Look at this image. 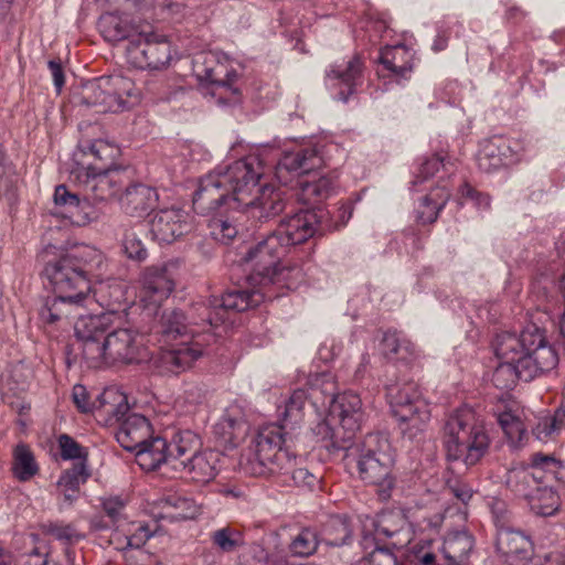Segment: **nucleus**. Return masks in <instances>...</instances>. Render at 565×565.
Returning a JSON list of instances; mask_svg holds the SVG:
<instances>
[{"label": "nucleus", "instance_id": "1", "mask_svg": "<svg viewBox=\"0 0 565 565\" xmlns=\"http://www.w3.org/2000/svg\"><path fill=\"white\" fill-rule=\"evenodd\" d=\"M319 217L316 212L299 211L281 220L273 232L260 236L243 257L248 270L246 281L252 286L267 287L286 281L289 277L301 279L302 269L298 265L281 268L278 265L289 247L302 244L316 234Z\"/></svg>", "mask_w": 565, "mask_h": 565}, {"label": "nucleus", "instance_id": "2", "mask_svg": "<svg viewBox=\"0 0 565 565\" xmlns=\"http://www.w3.org/2000/svg\"><path fill=\"white\" fill-rule=\"evenodd\" d=\"M500 360L492 374V383L502 391L512 390L519 380L530 382L554 370L558 354L545 338L544 330L527 324L520 334L504 331L493 341Z\"/></svg>", "mask_w": 565, "mask_h": 565}, {"label": "nucleus", "instance_id": "3", "mask_svg": "<svg viewBox=\"0 0 565 565\" xmlns=\"http://www.w3.org/2000/svg\"><path fill=\"white\" fill-rule=\"evenodd\" d=\"M114 312L87 316L75 324L82 353L90 367L117 362L132 363L145 358L142 335L131 328H120Z\"/></svg>", "mask_w": 565, "mask_h": 565}, {"label": "nucleus", "instance_id": "4", "mask_svg": "<svg viewBox=\"0 0 565 565\" xmlns=\"http://www.w3.org/2000/svg\"><path fill=\"white\" fill-rule=\"evenodd\" d=\"M76 178L83 184L87 196L81 200L66 185L60 184L53 194L54 204L51 212L77 226H85L99 218L100 213L90 200L104 202L115 198L127 180L124 169L97 167L92 163L78 170Z\"/></svg>", "mask_w": 565, "mask_h": 565}, {"label": "nucleus", "instance_id": "5", "mask_svg": "<svg viewBox=\"0 0 565 565\" xmlns=\"http://www.w3.org/2000/svg\"><path fill=\"white\" fill-rule=\"evenodd\" d=\"M151 337L160 347L153 364L163 375H179L190 370L204 353L200 333L189 328L183 312L178 309L163 311Z\"/></svg>", "mask_w": 565, "mask_h": 565}, {"label": "nucleus", "instance_id": "6", "mask_svg": "<svg viewBox=\"0 0 565 565\" xmlns=\"http://www.w3.org/2000/svg\"><path fill=\"white\" fill-rule=\"evenodd\" d=\"M441 441L449 461L476 466L488 452L490 438L482 417L471 407L462 406L446 418Z\"/></svg>", "mask_w": 565, "mask_h": 565}, {"label": "nucleus", "instance_id": "7", "mask_svg": "<svg viewBox=\"0 0 565 565\" xmlns=\"http://www.w3.org/2000/svg\"><path fill=\"white\" fill-rule=\"evenodd\" d=\"M338 450H343L345 459L356 463L363 481L379 487L383 499L390 497L394 484V450L387 437L382 434H367L363 439L354 440Z\"/></svg>", "mask_w": 565, "mask_h": 565}, {"label": "nucleus", "instance_id": "8", "mask_svg": "<svg viewBox=\"0 0 565 565\" xmlns=\"http://www.w3.org/2000/svg\"><path fill=\"white\" fill-rule=\"evenodd\" d=\"M287 431L280 424H268L258 430L248 448L242 455L241 466L253 477H270L289 469L291 455L282 445Z\"/></svg>", "mask_w": 565, "mask_h": 565}, {"label": "nucleus", "instance_id": "9", "mask_svg": "<svg viewBox=\"0 0 565 565\" xmlns=\"http://www.w3.org/2000/svg\"><path fill=\"white\" fill-rule=\"evenodd\" d=\"M140 96L131 78L116 74L87 83L83 87L81 103L95 107L97 113H119L137 105Z\"/></svg>", "mask_w": 565, "mask_h": 565}, {"label": "nucleus", "instance_id": "10", "mask_svg": "<svg viewBox=\"0 0 565 565\" xmlns=\"http://www.w3.org/2000/svg\"><path fill=\"white\" fill-rule=\"evenodd\" d=\"M364 419L361 397L353 392L335 395L329 407L327 419L318 426V433L330 439L333 449L343 448L353 438Z\"/></svg>", "mask_w": 565, "mask_h": 565}, {"label": "nucleus", "instance_id": "11", "mask_svg": "<svg viewBox=\"0 0 565 565\" xmlns=\"http://www.w3.org/2000/svg\"><path fill=\"white\" fill-rule=\"evenodd\" d=\"M192 71L218 104L231 105L241 100L239 75L228 61L220 60L212 52L200 53L193 58Z\"/></svg>", "mask_w": 565, "mask_h": 565}, {"label": "nucleus", "instance_id": "12", "mask_svg": "<svg viewBox=\"0 0 565 565\" xmlns=\"http://www.w3.org/2000/svg\"><path fill=\"white\" fill-rule=\"evenodd\" d=\"M392 414L405 427L402 433L414 438L423 431L430 419L429 403L423 397L419 387L414 382L391 384L386 387Z\"/></svg>", "mask_w": 565, "mask_h": 565}, {"label": "nucleus", "instance_id": "13", "mask_svg": "<svg viewBox=\"0 0 565 565\" xmlns=\"http://www.w3.org/2000/svg\"><path fill=\"white\" fill-rule=\"evenodd\" d=\"M245 289L235 288L227 291L221 298L213 296L209 307L202 306L203 332L221 337L220 329L230 319V311L241 312L257 307L266 299L264 286H252Z\"/></svg>", "mask_w": 565, "mask_h": 565}, {"label": "nucleus", "instance_id": "14", "mask_svg": "<svg viewBox=\"0 0 565 565\" xmlns=\"http://www.w3.org/2000/svg\"><path fill=\"white\" fill-rule=\"evenodd\" d=\"M217 170L230 190L233 209L250 204L249 198L264 185L260 183L264 166L256 154H248L226 167H217Z\"/></svg>", "mask_w": 565, "mask_h": 565}, {"label": "nucleus", "instance_id": "15", "mask_svg": "<svg viewBox=\"0 0 565 565\" xmlns=\"http://www.w3.org/2000/svg\"><path fill=\"white\" fill-rule=\"evenodd\" d=\"M371 525L372 530H365L361 540V546L365 552L373 542L381 544L384 540H390L392 547L403 548L414 536L406 514L399 509L381 512L372 520Z\"/></svg>", "mask_w": 565, "mask_h": 565}, {"label": "nucleus", "instance_id": "16", "mask_svg": "<svg viewBox=\"0 0 565 565\" xmlns=\"http://www.w3.org/2000/svg\"><path fill=\"white\" fill-rule=\"evenodd\" d=\"M43 274L56 295H67L87 303L90 299L92 280L63 255L46 263Z\"/></svg>", "mask_w": 565, "mask_h": 565}, {"label": "nucleus", "instance_id": "17", "mask_svg": "<svg viewBox=\"0 0 565 565\" xmlns=\"http://www.w3.org/2000/svg\"><path fill=\"white\" fill-rule=\"evenodd\" d=\"M125 55L127 63L135 68L158 71L168 66L171 45L166 39L138 34L127 42Z\"/></svg>", "mask_w": 565, "mask_h": 565}, {"label": "nucleus", "instance_id": "18", "mask_svg": "<svg viewBox=\"0 0 565 565\" xmlns=\"http://www.w3.org/2000/svg\"><path fill=\"white\" fill-rule=\"evenodd\" d=\"M529 148L530 142L525 139L509 140L494 136L481 142L477 163L481 171L490 173L520 161Z\"/></svg>", "mask_w": 565, "mask_h": 565}, {"label": "nucleus", "instance_id": "19", "mask_svg": "<svg viewBox=\"0 0 565 565\" xmlns=\"http://www.w3.org/2000/svg\"><path fill=\"white\" fill-rule=\"evenodd\" d=\"M119 398L111 412L117 424L116 439L124 449L131 451L145 445L152 434V426L146 416L130 411L125 396Z\"/></svg>", "mask_w": 565, "mask_h": 565}, {"label": "nucleus", "instance_id": "20", "mask_svg": "<svg viewBox=\"0 0 565 565\" xmlns=\"http://www.w3.org/2000/svg\"><path fill=\"white\" fill-rule=\"evenodd\" d=\"M495 551L510 565H533V543L522 531L509 527L497 518Z\"/></svg>", "mask_w": 565, "mask_h": 565}, {"label": "nucleus", "instance_id": "21", "mask_svg": "<svg viewBox=\"0 0 565 565\" xmlns=\"http://www.w3.org/2000/svg\"><path fill=\"white\" fill-rule=\"evenodd\" d=\"M191 230V215L178 206L160 209L150 220V234L160 244H171Z\"/></svg>", "mask_w": 565, "mask_h": 565}, {"label": "nucleus", "instance_id": "22", "mask_svg": "<svg viewBox=\"0 0 565 565\" xmlns=\"http://www.w3.org/2000/svg\"><path fill=\"white\" fill-rule=\"evenodd\" d=\"M363 82V64L359 56L330 65L326 73L327 86L337 92V98L347 102Z\"/></svg>", "mask_w": 565, "mask_h": 565}, {"label": "nucleus", "instance_id": "23", "mask_svg": "<svg viewBox=\"0 0 565 565\" xmlns=\"http://www.w3.org/2000/svg\"><path fill=\"white\" fill-rule=\"evenodd\" d=\"M323 166V159L316 146H305L285 152L277 163L276 177L287 184L288 174L301 177Z\"/></svg>", "mask_w": 565, "mask_h": 565}, {"label": "nucleus", "instance_id": "24", "mask_svg": "<svg viewBox=\"0 0 565 565\" xmlns=\"http://www.w3.org/2000/svg\"><path fill=\"white\" fill-rule=\"evenodd\" d=\"M223 204H233L228 188L217 168L200 180L193 195V209L200 214H210Z\"/></svg>", "mask_w": 565, "mask_h": 565}, {"label": "nucleus", "instance_id": "25", "mask_svg": "<svg viewBox=\"0 0 565 565\" xmlns=\"http://www.w3.org/2000/svg\"><path fill=\"white\" fill-rule=\"evenodd\" d=\"M536 452L531 456L530 463H515L508 469L504 483L507 488L519 498L527 500L537 484L551 476L545 469L534 466Z\"/></svg>", "mask_w": 565, "mask_h": 565}, {"label": "nucleus", "instance_id": "26", "mask_svg": "<svg viewBox=\"0 0 565 565\" xmlns=\"http://www.w3.org/2000/svg\"><path fill=\"white\" fill-rule=\"evenodd\" d=\"M140 301L145 307L159 306L174 288V282L164 266L147 267L140 278Z\"/></svg>", "mask_w": 565, "mask_h": 565}, {"label": "nucleus", "instance_id": "27", "mask_svg": "<svg viewBox=\"0 0 565 565\" xmlns=\"http://www.w3.org/2000/svg\"><path fill=\"white\" fill-rule=\"evenodd\" d=\"M377 74L401 83L409 78L414 66V52L404 44L384 47L380 53Z\"/></svg>", "mask_w": 565, "mask_h": 565}, {"label": "nucleus", "instance_id": "28", "mask_svg": "<svg viewBox=\"0 0 565 565\" xmlns=\"http://www.w3.org/2000/svg\"><path fill=\"white\" fill-rule=\"evenodd\" d=\"M511 448L520 449L527 440L526 428L518 414L516 403L500 398L491 409Z\"/></svg>", "mask_w": 565, "mask_h": 565}, {"label": "nucleus", "instance_id": "29", "mask_svg": "<svg viewBox=\"0 0 565 565\" xmlns=\"http://www.w3.org/2000/svg\"><path fill=\"white\" fill-rule=\"evenodd\" d=\"M128 286L124 280L108 278L98 280L92 287L96 302L106 309L105 312H114L115 319L121 320L126 311Z\"/></svg>", "mask_w": 565, "mask_h": 565}, {"label": "nucleus", "instance_id": "30", "mask_svg": "<svg viewBox=\"0 0 565 565\" xmlns=\"http://www.w3.org/2000/svg\"><path fill=\"white\" fill-rule=\"evenodd\" d=\"M249 200L250 204H242L239 209L246 210L250 216L259 221L275 217L285 209L281 192L267 183L260 185Z\"/></svg>", "mask_w": 565, "mask_h": 565}, {"label": "nucleus", "instance_id": "31", "mask_svg": "<svg viewBox=\"0 0 565 565\" xmlns=\"http://www.w3.org/2000/svg\"><path fill=\"white\" fill-rule=\"evenodd\" d=\"M86 306L85 302L72 298L67 295H56L49 297L40 310V318L47 324L68 323L74 317L83 318L81 311Z\"/></svg>", "mask_w": 565, "mask_h": 565}, {"label": "nucleus", "instance_id": "32", "mask_svg": "<svg viewBox=\"0 0 565 565\" xmlns=\"http://www.w3.org/2000/svg\"><path fill=\"white\" fill-rule=\"evenodd\" d=\"M218 452L206 449L192 454L185 461H178L180 471L196 482H209L217 475Z\"/></svg>", "mask_w": 565, "mask_h": 565}, {"label": "nucleus", "instance_id": "33", "mask_svg": "<svg viewBox=\"0 0 565 565\" xmlns=\"http://www.w3.org/2000/svg\"><path fill=\"white\" fill-rule=\"evenodd\" d=\"M475 547L473 536L466 530L446 534L440 546L443 565H467Z\"/></svg>", "mask_w": 565, "mask_h": 565}, {"label": "nucleus", "instance_id": "34", "mask_svg": "<svg viewBox=\"0 0 565 565\" xmlns=\"http://www.w3.org/2000/svg\"><path fill=\"white\" fill-rule=\"evenodd\" d=\"M124 212L132 217H145L158 202L157 191L146 184L136 183L126 188L119 199Z\"/></svg>", "mask_w": 565, "mask_h": 565}, {"label": "nucleus", "instance_id": "35", "mask_svg": "<svg viewBox=\"0 0 565 565\" xmlns=\"http://www.w3.org/2000/svg\"><path fill=\"white\" fill-rule=\"evenodd\" d=\"M450 198L447 184L436 185L423 195L415 206L416 222L423 225L435 223Z\"/></svg>", "mask_w": 565, "mask_h": 565}, {"label": "nucleus", "instance_id": "36", "mask_svg": "<svg viewBox=\"0 0 565 565\" xmlns=\"http://www.w3.org/2000/svg\"><path fill=\"white\" fill-rule=\"evenodd\" d=\"M131 451L135 452L136 461L142 470L151 471L159 468L162 463L169 465V445L160 436L151 434L145 441V445Z\"/></svg>", "mask_w": 565, "mask_h": 565}, {"label": "nucleus", "instance_id": "37", "mask_svg": "<svg viewBox=\"0 0 565 565\" xmlns=\"http://www.w3.org/2000/svg\"><path fill=\"white\" fill-rule=\"evenodd\" d=\"M63 256L72 260L73 265L90 280L99 277L107 267L104 254L89 245L76 247Z\"/></svg>", "mask_w": 565, "mask_h": 565}, {"label": "nucleus", "instance_id": "38", "mask_svg": "<svg viewBox=\"0 0 565 565\" xmlns=\"http://www.w3.org/2000/svg\"><path fill=\"white\" fill-rule=\"evenodd\" d=\"M454 173L455 164L452 162L445 161V158L439 154H434L419 163L411 182V189L417 191L419 184L427 182L431 178H437L436 185H444L446 184V179Z\"/></svg>", "mask_w": 565, "mask_h": 565}, {"label": "nucleus", "instance_id": "39", "mask_svg": "<svg viewBox=\"0 0 565 565\" xmlns=\"http://www.w3.org/2000/svg\"><path fill=\"white\" fill-rule=\"evenodd\" d=\"M298 199L306 204H316L327 200L335 192V180L329 175L313 180H298Z\"/></svg>", "mask_w": 565, "mask_h": 565}, {"label": "nucleus", "instance_id": "40", "mask_svg": "<svg viewBox=\"0 0 565 565\" xmlns=\"http://www.w3.org/2000/svg\"><path fill=\"white\" fill-rule=\"evenodd\" d=\"M201 447L200 437L192 430H180L173 435L169 445V466L174 470L178 468V461H185L192 454L199 451Z\"/></svg>", "mask_w": 565, "mask_h": 565}, {"label": "nucleus", "instance_id": "41", "mask_svg": "<svg viewBox=\"0 0 565 565\" xmlns=\"http://www.w3.org/2000/svg\"><path fill=\"white\" fill-rule=\"evenodd\" d=\"M308 399V394L305 390H295L291 395L284 402L282 405L277 407V414L281 420V425L292 429L296 425L300 424L303 419V409Z\"/></svg>", "mask_w": 565, "mask_h": 565}, {"label": "nucleus", "instance_id": "42", "mask_svg": "<svg viewBox=\"0 0 565 565\" xmlns=\"http://www.w3.org/2000/svg\"><path fill=\"white\" fill-rule=\"evenodd\" d=\"M166 516L171 520H191L201 513V507L192 498L169 494L163 500Z\"/></svg>", "mask_w": 565, "mask_h": 565}, {"label": "nucleus", "instance_id": "43", "mask_svg": "<svg viewBox=\"0 0 565 565\" xmlns=\"http://www.w3.org/2000/svg\"><path fill=\"white\" fill-rule=\"evenodd\" d=\"M531 510L542 516H550L556 513L561 505L559 495L548 486L537 484L531 497L526 500Z\"/></svg>", "mask_w": 565, "mask_h": 565}, {"label": "nucleus", "instance_id": "44", "mask_svg": "<svg viewBox=\"0 0 565 565\" xmlns=\"http://www.w3.org/2000/svg\"><path fill=\"white\" fill-rule=\"evenodd\" d=\"M367 550H371V552L364 555L354 565H397L396 556L390 551V548L381 546L379 542H373V545ZM425 554H430L436 557L434 553L422 548L414 552L406 565H413L419 559V556ZM435 559L437 561V558Z\"/></svg>", "mask_w": 565, "mask_h": 565}, {"label": "nucleus", "instance_id": "45", "mask_svg": "<svg viewBox=\"0 0 565 565\" xmlns=\"http://www.w3.org/2000/svg\"><path fill=\"white\" fill-rule=\"evenodd\" d=\"M12 472L22 482L29 481L39 472L34 455L25 444H19L13 449Z\"/></svg>", "mask_w": 565, "mask_h": 565}, {"label": "nucleus", "instance_id": "46", "mask_svg": "<svg viewBox=\"0 0 565 565\" xmlns=\"http://www.w3.org/2000/svg\"><path fill=\"white\" fill-rule=\"evenodd\" d=\"M98 28L104 39L108 42H119L130 40L131 26L128 21L120 15L106 13L100 17Z\"/></svg>", "mask_w": 565, "mask_h": 565}, {"label": "nucleus", "instance_id": "47", "mask_svg": "<svg viewBox=\"0 0 565 565\" xmlns=\"http://www.w3.org/2000/svg\"><path fill=\"white\" fill-rule=\"evenodd\" d=\"M322 543L317 530L312 527L301 529L289 543V552L292 556L309 557L316 553Z\"/></svg>", "mask_w": 565, "mask_h": 565}, {"label": "nucleus", "instance_id": "48", "mask_svg": "<svg viewBox=\"0 0 565 565\" xmlns=\"http://www.w3.org/2000/svg\"><path fill=\"white\" fill-rule=\"evenodd\" d=\"M85 156H92L103 162L100 167L111 168L114 160L119 156V148L107 140L96 139L82 146Z\"/></svg>", "mask_w": 565, "mask_h": 565}, {"label": "nucleus", "instance_id": "49", "mask_svg": "<svg viewBox=\"0 0 565 565\" xmlns=\"http://www.w3.org/2000/svg\"><path fill=\"white\" fill-rule=\"evenodd\" d=\"M310 212H316L320 215V221L317 224V231H333L343 227L352 216V207L350 204H343L337 210V213L330 215V213L323 209H312Z\"/></svg>", "mask_w": 565, "mask_h": 565}, {"label": "nucleus", "instance_id": "50", "mask_svg": "<svg viewBox=\"0 0 565 565\" xmlns=\"http://www.w3.org/2000/svg\"><path fill=\"white\" fill-rule=\"evenodd\" d=\"M351 536V527L347 520L339 516L332 518L326 530L322 543L328 546H341L348 543Z\"/></svg>", "mask_w": 565, "mask_h": 565}, {"label": "nucleus", "instance_id": "51", "mask_svg": "<svg viewBox=\"0 0 565 565\" xmlns=\"http://www.w3.org/2000/svg\"><path fill=\"white\" fill-rule=\"evenodd\" d=\"M563 428H565V418L559 415V408H557L553 415H546L539 419L533 428V434L539 440L547 441Z\"/></svg>", "mask_w": 565, "mask_h": 565}, {"label": "nucleus", "instance_id": "52", "mask_svg": "<svg viewBox=\"0 0 565 565\" xmlns=\"http://www.w3.org/2000/svg\"><path fill=\"white\" fill-rule=\"evenodd\" d=\"M207 227L212 238L222 244H228L238 234L237 225L228 217H223L222 215L212 217L207 223Z\"/></svg>", "mask_w": 565, "mask_h": 565}, {"label": "nucleus", "instance_id": "53", "mask_svg": "<svg viewBox=\"0 0 565 565\" xmlns=\"http://www.w3.org/2000/svg\"><path fill=\"white\" fill-rule=\"evenodd\" d=\"M212 542L224 553H232L244 544L243 534L232 527H222L212 533Z\"/></svg>", "mask_w": 565, "mask_h": 565}, {"label": "nucleus", "instance_id": "54", "mask_svg": "<svg viewBox=\"0 0 565 565\" xmlns=\"http://www.w3.org/2000/svg\"><path fill=\"white\" fill-rule=\"evenodd\" d=\"M126 228L122 235V248L128 258L143 262L148 257V252L140 239L136 227Z\"/></svg>", "mask_w": 565, "mask_h": 565}, {"label": "nucleus", "instance_id": "55", "mask_svg": "<svg viewBox=\"0 0 565 565\" xmlns=\"http://www.w3.org/2000/svg\"><path fill=\"white\" fill-rule=\"evenodd\" d=\"M90 472L85 461L75 462L72 468L66 469L57 481V487L74 488L79 490L89 478Z\"/></svg>", "mask_w": 565, "mask_h": 565}, {"label": "nucleus", "instance_id": "56", "mask_svg": "<svg viewBox=\"0 0 565 565\" xmlns=\"http://www.w3.org/2000/svg\"><path fill=\"white\" fill-rule=\"evenodd\" d=\"M296 457L291 456V465L289 469H281L276 475L289 477L294 484L297 487H303L313 489L319 483V478L311 473L306 468H297Z\"/></svg>", "mask_w": 565, "mask_h": 565}, {"label": "nucleus", "instance_id": "57", "mask_svg": "<svg viewBox=\"0 0 565 565\" xmlns=\"http://www.w3.org/2000/svg\"><path fill=\"white\" fill-rule=\"evenodd\" d=\"M534 466L545 469L554 479L565 484V462L553 455L536 452Z\"/></svg>", "mask_w": 565, "mask_h": 565}, {"label": "nucleus", "instance_id": "58", "mask_svg": "<svg viewBox=\"0 0 565 565\" xmlns=\"http://www.w3.org/2000/svg\"><path fill=\"white\" fill-rule=\"evenodd\" d=\"M243 427L244 423L242 420L225 415L215 425V433L218 434L225 443H234Z\"/></svg>", "mask_w": 565, "mask_h": 565}, {"label": "nucleus", "instance_id": "59", "mask_svg": "<svg viewBox=\"0 0 565 565\" xmlns=\"http://www.w3.org/2000/svg\"><path fill=\"white\" fill-rule=\"evenodd\" d=\"M58 447L63 459H79V461H83V448L68 435L63 434L58 437Z\"/></svg>", "mask_w": 565, "mask_h": 565}, {"label": "nucleus", "instance_id": "60", "mask_svg": "<svg viewBox=\"0 0 565 565\" xmlns=\"http://www.w3.org/2000/svg\"><path fill=\"white\" fill-rule=\"evenodd\" d=\"M151 537L149 530L145 526H139L131 535L125 537V544L118 546L117 548L126 551V550H139L141 546L146 544V542Z\"/></svg>", "mask_w": 565, "mask_h": 565}, {"label": "nucleus", "instance_id": "61", "mask_svg": "<svg viewBox=\"0 0 565 565\" xmlns=\"http://www.w3.org/2000/svg\"><path fill=\"white\" fill-rule=\"evenodd\" d=\"M244 557H250L245 559L246 565H265L269 561V554L259 544L249 545Z\"/></svg>", "mask_w": 565, "mask_h": 565}, {"label": "nucleus", "instance_id": "62", "mask_svg": "<svg viewBox=\"0 0 565 565\" xmlns=\"http://www.w3.org/2000/svg\"><path fill=\"white\" fill-rule=\"evenodd\" d=\"M447 490L463 504H467L473 494L471 487L462 481L449 482Z\"/></svg>", "mask_w": 565, "mask_h": 565}, {"label": "nucleus", "instance_id": "63", "mask_svg": "<svg viewBox=\"0 0 565 565\" xmlns=\"http://www.w3.org/2000/svg\"><path fill=\"white\" fill-rule=\"evenodd\" d=\"M125 505V501L119 497H109L103 501V509L113 521L118 520Z\"/></svg>", "mask_w": 565, "mask_h": 565}, {"label": "nucleus", "instance_id": "64", "mask_svg": "<svg viewBox=\"0 0 565 565\" xmlns=\"http://www.w3.org/2000/svg\"><path fill=\"white\" fill-rule=\"evenodd\" d=\"M461 195L473 201L476 206L479 209H488L490 206L489 195L477 192L469 184H463L461 186Z\"/></svg>", "mask_w": 565, "mask_h": 565}]
</instances>
